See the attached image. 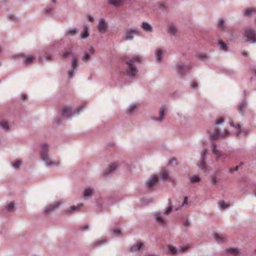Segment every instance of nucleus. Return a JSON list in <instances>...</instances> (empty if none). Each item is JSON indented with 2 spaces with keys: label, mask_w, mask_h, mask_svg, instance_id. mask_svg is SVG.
<instances>
[{
  "label": "nucleus",
  "mask_w": 256,
  "mask_h": 256,
  "mask_svg": "<svg viewBox=\"0 0 256 256\" xmlns=\"http://www.w3.org/2000/svg\"><path fill=\"white\" fill-rule=\"evenodd\" d=\"M48 152V146L44 144L42 146L41 158L48 166H54L58 164L59 162L57 161H52L48 158L47 152Z\"/></svg>",
  "instance_id": "nucleus-1"
},
{
  "label": "nucleus",
  "mask_w": 256,
  "mask_h": 256,
  "mask_svg": "<svg viewBox=\"0 0 256 256\" xmlns=\"http://www.w3.org/2000/svg\"><path fill=\"white\" fill-rule=\"evenodd\" d=\"M140 62V57L138 56H135L132 60L126 61V64L128 66V74L130 76H133L137 72L136 68L134 66V62Z\"/></svg>",
  "instance_id": "nucleus-2"
},
{
  "label": "nucleus",
  "mask_w": 256,
  "mask_h": 256,
  "mask_svg": "<svg viewBox=\"0 0 256 256\" xmlns=\"http://www.w3.org/2000/svg\"><path fill=\"white\" fill-rule=\"evenodd\" d=\"M244 36L247 38V42H250L252 43L256 42V33L254 30L250 28L246 30Z\"/></svg>",
  "instance_id": "nucleus-3"
},
{
  "label": "nucleus",
  "mask_w": 256,
  "mask_h": 256,
  "mask_svg": "<svg viewBox=\"0 0 256 256\" xmlns=\"http://www.w3.org/2000/svg\"><path fill=\"white\" fill-rule=\"evenodd\" d=\"M229 123L231 126L235 128L236 130H238L237 132V136H239L242 134H244V136H246L248 134V132L246 130H242L240 129V126L239 124H234L233 122L231 120H230Z\"/></svg>",
  "instance_id": "nucleus-4"
},
{
  "label": "nucleus",
  "mask_w": 256,
  "mask_h": 256,
  "mask_svg": "<svg viewBox=\"0 0 256 256\" xmlns=\"http://www.w3.org/2000/svg\"><path fill=\"white\" fill-rule=\"evenodd\" d=\"M138 34V32L136 29H130L126 31L124 40H132L134 38V36Z\"/></svg>",
  "instance_id": "nucleus-5"
},
{
  "label": "nucleus",
  "mask_w": 256,
  "mask_h": 256,
  "mask_svg": "<svg viewBox=\"0 0 256 256\" xmlns=\"http://www.w3.org/2000/svg\"><path fill=\"white\" fill-rule=\"evenodd\" d=\"M229 134H230V132L227 130H224V136L223 135V134L220 135V132H219L218 129L215 128L214 130V134H210V138H211L212 140H216V139L220 137L223 138V137L227 136Z\"/></svg>",
  "instance_id": "nucleus-6"
},
{
  "label": "nucleus",
  "mask_w": 256,
  "mask_h": 256,
  "mask_svg": "<svg viewBox=\"0 0 256 256\" xmlns=\"http://www.w3.org/2000/svg\"><path fill=\"white\" fill-rule=\"evenodd\" d=\"M98 28L100 32L104 33L107 29V24L105 20L101 18L98 22Z\"/></svg>",
  "instance_id": "nucleus-7"
},
{
  "label": "nucleus",
  "mask_w": 256,
  "mask_h": 256,
  "mask_svg": "<svg viewBox=\"0 0 256 256\" xmlns=\"http://www.w3.org/2000/svg\"><path fill=\"white\" fill-rule=\"evenodd\" d=\"M190 67L188 66H186L183 64H178L177 65V71L178 73L180 74H183L186 72L188 70H189Z\"/></svg>",
  "instance_id": "nucleus-8"
},
{
  "label": "nucleus",
  "mask_w": 256,
  "mask_h": 256,
  "mask_svg": "<svg viewBox=\"0 0 256 256\" xmlns=\"http://www.w3.org/2000/svg\"><path fill=\"white\" fill-rule=\"evenodd\" d=\"M216 144H212V152L216 155L218 160L224 162V160L225 158L224 156L220 154V152L216 149Z\"/></svg>",
  "instance_id": "nucleus-9"
},
{
  "label": "nucleus",
  "mask_w": 256,
  "mask_h": 256,
  "mask_svg": "<svg viewBox=\"0 0 256 256\" xmlns=\"http://www.w3.org/2000/svg\"><path fill=\"white\" fill-rule=\"evenodd\" d=\"M158 182V178L156 176H152L147 182V186L149 188H152Z\"/></svg>",
  "instance_id": "nucleus-10"
},
{
  "label": "nucleus",
  "mask_w": 256,
  "mask_h": 256,
  "mask_svg": "<svg viewBox=\"0 0 256 256\" xmlns=\"http://www.w3.org/2000/svg\"><path fill=\"white\" fill-rule=\"evenodd\" d=\"M60 202H58L56 203L50 204L48 206L46 207L44 210V212L46 213H48L50 212L53 211L55 208H58V206L60 204Z\"/></svg>",
  "instance_id": "nucleus-11"
},
{
  "label": "nucleus",
  "mask_w": 256,
  "mask_h": 256,
  "mask_svg": "<svg viewBox=\"0 0 256 256\" xmlns=\"http://www.w3.org/2000/svg\"><path fill=\"white\" fill-rule=\"evenodd\" d=\"M72 114L71 108L69 106H64L62 110V114L64 116L68 118Z\"/></svg>",
  "instance_id": "nucleus-12"
},
{
  "label": "nucleus",
  "mask_w": 256,
  "mask_h": 256,
  "mask_svg": "<svg viewBox=\"0 0 256 256\" xmlns=\"http://www.w3.org/2000/svg\"><path fill=\"white\" fill-rule=\"evenodd\" d=\"M214 236L216 240L218 243L224 242L226 240V238L222 235L216 234Z\"/></svg>",
  "instance_id": "nucleus-13"
},
{
  "label": "nucleus",
  "mask_w": 256,
  "mask_h": 256,
  "mask_svg": "<svg viewBox=\"0 0 256 256\" xmlns=\"http://www.w3.org/2000/svg\"><path fill=\"white\" fill-rule=\"evenodd\" d=\"M118 167V164L116 163L112 164L109 166V167L104 172L105 175H107L110 173Z\"/></svg>",
  "instance_id": "nucleus-14"
},
{
  "label": "nucleus",
  "mask_w": 256,
  "mask_h": 256,
  "mask_svg": "<svg viewBox=\"0 0 256 256\" xmlns=\"http://www.w3.org/2000/svg\"><path fill=\"white\" fill-rule=\"evenodd\" d=\"M154 216L156 218V220L159 224H165V220L162 217V216L160 215V214L156 213L154 214Z\"/></svg>",
  "instance_id": "nucleus-15"
},
{
  "label": "nucleus",
  "mask_w": 256,
  "mask_h": 256,
  "mask_svg": "<svg viewBox=\"0 0 256 256\" xmlns=\"http://www.w3.org/2000/svg\"><path fill=\"white\" fill-rule=\"evenodd\" d=\"M142 27L144 30L146 32H150L152 30V26L148 24V22H143L142 23Z\"/></svg>",
  "instance_id": "nucleus-16"
},
{
  "label": "nucleus",
  "mask_w": 256,
  "mask_h": 256,
  "mask_svg": "<svg viewBox=\"0 0 256 256\" xmlns=\"http://www.w3.org/2000/svg\"><path fill=\"white\" fill-rule=\"evenodd\" d=\"M206 150H204L201 154V157H202V162L200 164V167L201 169L204 170L205 168V162H204V156L206 154Z\"/></svg>",
  "instance_id": "nucleus-17"
},
{
  "label": "nucleus",
  "mask_w": 256,
  "mask_h": 256,
  "mask_svg": "<svg viewBox=\"0 0 256 256\" xmlns=\"http://www.w3.org/2000/svg\"><path fill=\"white\" fill-rule=\"evenodd\" d=\"M166 108L165 106H162L160 108V117L157 118L156 120H158V121H162V120L163 119V118L164 116V112H165V111L166 110Z\"/></svg>",
  "instance_id": "nucleus-18"
},
{
  "label": "nucleus",
  "mask_w": 256,
  "mask_h": 256,
  "mask_svg": "<svg viewBox=\"0 0 256 256\" xmlns=\"http://www.w3.org/2000/svg\"><path fill=\"white\" fill-rule=\"evenodd\" d=\"M142 243L141 242H138L135 245L130 248V251L134 252L140 250L142 248Z\"/></svg>",
  "instance_id": "nucleus-19"
},
{
  "label": "nucleus",
  "mask_w": 256,
  "mask_h": 256,
  "mask_svg": "<svg viewBox=\"0 0 256 256\" xmlns=\"http://www.w3.org/2000/svg\"><path fill=\"white\" fill-rule=\"evenodd\" d=\"M226 252L234 256H236L240 254L239 250L237 248H229L227 250Z\"/></svg>",
  "instance_id": "nucleus-20"
},
{
  "label": "nucleus",
  "mask_w": 256,
  "mask_h": 256,
  "mask_svg": "<svg viewBox=\"0 0 256 256\" xmlns=\"http://www.w3.org/2000/svg\"><path fill=\"white\" fill-rule=\"evenodd\" d=\"M254 12H256V8H250L246 10L244 14L245 16H249Z\"/></svg>",
  "instance_id": "nucleus-21"
},
{
  "label": "nucleus",
  "mask_w": 256,
  "mask_h": 256,
  "mask_svg": "<svg viewBox=\"0 0 256 256\" xmlns=\"http://www.w3.org/2000/svg\"><path fill=\"white\" fill-rule=\"evenodd\" d=\"M124 0H109L110 4L114 6H118L124 2Z\"/></svg>",
  "instance_id": "nucleus-22"
},
{
  "label": "nucleus",
  "mask_w": 256,
  "mask_h": 256,
  "mask_svg": "<svg viewBox=\"0 0 256 256\" xmlns=\"http://www.w3.org/2000/svg\"><path fill=\"white\" fill-rule=\"evenodd\" d=\"M176 27L173 24H170L168 26V32L174 34H176Z\"/></svg>",
  "instance_id": "nucleus-23"
},
{
  "label": "nucleus",
  "mask_w": 256,
  "mask_h": 256,
  "mask_svg": "<svg viewBox=\"0 0 256 256\" xmlns=\"http://www.w3.org/2000/svg\"><path fill=\"white\" fill-rule=\"evenodd\" d=\"M88 26H85L84 29V32L81 35L82 38H86L88 36Z\"/></svg>",
  "instance_id": "nucleus-24"
},
{
  "label": "nucleus",
  "mask_w": 256,
  "mask_h": 256,
  "mask_svg": "<svg viewBox=\"0 0 256 256\" xmlns=\"http://www.w3.org/2000/svg\"><path fill=\"white\" fill-rule=\"evenodd\" d=\"M72 54V50L71 48L66 50L62 54V57L64 58H66L69 56H71Z\"/></svg>",
  "instance_id": "nucleus-25"
},
{
  "label": "nucleus",
  "mask_w": 256,
  "mask_h": 256,
  "mask_svg": "<svg viewBox=\"0 0 256 256\" xmlns=\"http://www.w3.org/2000/svg\"><path fill=\"white\" fill-rule=\"evenodd\" d=\"M92 190L91 188H87L85 190L84 192V196H91L92 194Z\"/></svg>",
  "instance_id": "nucleus-26"
},
{
  "label": "nucleus",
  "mask_w": 256,
  "mask_h": 256,
  "mask_svg": "<svg viewBox=\"0 0 256 256\" xmlns=\"http://www.w3.org/2000/svg\"><path fill=\"white\" fill-rule=\"evenodd\" d=\"M229 204H226L224 200H221L218 202V206L222 208H226L229 206Z\"/></svg>",
  "instance_id": "nucleus-27"
},
{
  "label": "nucleus",
  "mask_w": 256,
  "mask_h": 256,
  "mask_svg": "<svg viewBox=\"0 0 256 256\" xmlns=\"http://www.w3.org/2000/svg\"><path fill=\"white\" fill-rule=\"evenodd\" d=\"M162 55V51L160 49H158L156 52V58L158 62H160L161 60V56Z\"/></svg>",
  "instance_id": "nucleus-28"
},
{
  "label": "nucleus",
  "mask_w": 256,
  "mask_h": 256,
  "mask_svg": "<svg viewBox=\"0 0 256 256\" xmlns=\"http://www.w3.org/2000/svg\"><path fill=\"white\" fill-rule=\"evenodd\" d=\"M246 103L242 102L238 106V110L240 112L243 113L244 108L246 107Z\"/></svg>",
  "instance_id": "nucleus-29"
},
{
  "label": "nucleus",
  "mask_w": 256,
  "mask_h": 256,
  "mask_svg": "<svg viewBox=\"0 0 256 256\" xmlns=\"http://www.w3.org/2000/svg\"><path fill=\"white\" fill-rule=\"evenodd\" d=\"M34 58L33 56H28L26 58L24 63L26 64H30L32 63Z\"/></svg>",
  "instance_id": "nucleus-30"
},
{
  "label": "nucleus",
  "mask_w": 256,
  "mask_h": 256,
  "mask_svg": "<svg viewBox=\"0 0 256 256\" xmlns=\"http://www.w3.org/2000/svg\"><path fill=\"white\" fill-rule=\"evenodd\" d=\"M0 126L4 129L6 130L8 128V124L6 121L2 120L0 122Z\"/></svg>",
  "instance_id": "nucleus-31"
},
{
  "label": "nucleus",
  "mask_w": 256,
  "mask_h": 256,
  "mask_svg": "<svg viewBox=\"0 0 256 256\" xmlns=\"http://www.w3.org/2000/svg\"><path fill=\"white\" fill-rule=\"evenodd\" d=\"M168 251H169V253L170 254H174L176 252L177 250L176 248L172 246H168Z\"/></svg>",
  "instance_id": "nucleus-32"
},
{
  "label": "nucleus",
  "mask_w": 256,
  "mask_h": 256,
  "mask_svg": "<svg viewBox=\"0 0 256 256\" xmlns=\"http://www.w3.org/2000/svg\"><path fill=\"white\" fill-rule=\"evenodd\" d=\"M218 44H219L220 48L222 50H226L227 46L225 43L223 42L222 41H219Z\"/></svg>",
  "instance_id": "nucleus-33"
},
{
  "label": "nucleus",
  "mask_w": 256,
  "mask_h": 256,
  "mask_svg": "<svg viewBox=\"0 0 256 256\" xmlns=\"http://www.w3.org/2000/svg\"><path fill=\"white\" fill-rule=\"evenodd\" d=\"M162 176L164 180H167L168 178V174L166 170H163L162 172Z\"/></svg>",
  "instance_id": "nucleus-34"
},
{
  "label": "nucleus",
  "mask_w": 256,
  "mask_h": 256,
  "mask_svg": "<svg viewBox=\"0 0 256 256\" xmlns=\"http://www.w3.org/2000/svg\"><path fill=\"white\" fill-rule=\"evenodd\" d=\"M200 180V178L197 176H194L190 178V182H197Z\"/></svg>",
  "instance_id": "nucleus-35"
},
{
  "label": "nucleus",
  "mask_w": 256,
  "mask_h": 256,
  "mask_svg": "<svg viewBox=\"0 0 256 256\" xmlns=\"http://www.w3.org/2000/svg\"><path fill=\"white\" fill-rule=\"evenodd\" d=\"M14 208V203L13 202H10L8 205L6 207V209L8 211H12Z\"/></svg>",
  "instance_id": "nucleus-36"
},
{
  "label": "nucleus",
  "mask_w": 256,
  "mask_h": 256,
  "mask_svg": "<svg viewBox=\"0 0 256 256\" xmlns=\"http://www.w3.org/2000/svg\"><path fill=\"white\" fill-rule=\"evenodd\" d=\"M78 66L77 60L76 58H74L72 61V68L74 70Z\"/></svg>",
  "instance_id": "nucleus-37"
},
{
  "label": "nucleus",
  "mask_w": 256,
  "mask_h": 256,
  "mask_svg": "<svg viewBox=\"0 0 256 256\" xmlns=\"http://www.w3.org/2000/svg\"><path fill=\"white\" fill-rule=\"evenodd\" d=\"M218 26L222 30H224V20L222 19L219 20L218 22Z\"/></svg>",
  "instance_id": "nucleus-38"
},
{
  "label": "nucleus",
  "mask_w": 256,
  "mask_h": 256,
  "mask_svg": "<svg viewBox=\"0 0 256 256\" xmlns=\"http://www.w3.org/2000/svg\"><path fill=\"white\" fill-rule=\"evenodd\" d=\"M22 164L21 160H16L13 164V166L14 168H18Z\"/></svg>",
  "instance_id": "nucleus-39"
},
{
  "label": "nucleus",
  "mask_w": 256,
  "mask_h": 256,
  "mask_svg": "<svg viewBox=\"0 0 256 256\" xmlns=\"http://www.w3.org/2000/svg\"><path fill=\"white\" fill-rule=\"evenodd\" d=\"M172 210V204H171V202L170 201V202H169V206H168V208L166 209V214H169Z\"/></svg>",
  "instance_id": "nucleus-40"
},
{
  "label": "nucleus",
  "mask_w": 256,
  "mask_h": 256,
  "mask_svg": "<svg viewBox=\"0 0 256 256\" xmlns=\"http://www.w3.org/2000/svg\"><path fill=\"white\" fill-rule=\"evenodd\" d=\"M90 57V54L88 52H86L84 56L82 58V60L84 61H87Z\"/></svg>",
  "instance_id": "nucleus-41"
},
{
  "label": "nucleus",
  "mask_w": 256,
  "mask_h": 256,
  "mask_svg": "<svg viewBox=\"0 0 256 256\" xmlns=\"http://www.w3.org/2000/svg\"><path fill=\"white\" fill-rule=\"evenodd\" d=\"M82 206V204L78 205L76 206H72L70 207V210L72 211H74V210H76L77 209L79 208L80 207H81Z\"/></svg>",
  "instance_id": "nucleus-42"
},
{
  "label": "nucleus",
  "mask_w": 256,
  "mask_h": 256,
  "mask_svg": "<svg viewBox=\"0 0 256 256\" xmlns=\"http://www.w3.org/2000/svg\"><path fill=\"white\" fill-rule=\"evenodd\" d=\"M68 34H70L72 36H74V34H76V29H72V30H70L68 32Z\"/></svg>",
  "instance_id": "nucleus-43"
},
{
  "label": "nucleus",
  "mask_w": 256,
  "mask_h": 256,
  "mask_svg": "<svg viewBox=\"0 0 256 256\" xmlns=\"http://www.w3.org/2000/svg\"><path fill=\"white\" fill-rule=\"evenodd\" d=\"M136 106L135 105H132L130 106V108L128 109V112L129 113L132 112L134 110L136 109Z\"/></svg>",
  "instance_id": "nucleus-44"
},
{
  "label": "nucleus",
  "mask_w": 256,
  "mask_h": 256,
  "mask_svg": "<svg viewBox=\"0 0 256 256\" xmlns=\"http://www.w3.org/2000/svg\"><path fill=\"white\" fill-rule=\"evenodd\" d=\"M217 182V179H216V176H212V183L213 184H216Z\"/></svg>",
  "instance_id": "nucleus-45"
},
{
  "label": "nucleus",
  "mask_w": 256,
  "mask_h": 256,
  "mask_svg": "<svg viewBox=\"0 0 256 256\" xmlns=\"http://www.w3.org/2000/svg\"><path fill=\"white\" fill-rule=\"evenodd\" d=\"M191 86L192 88H196L198 86V84L196 82L194 81L191 84Z\"/></svg>",
  "instance_id": "nucleus-46"
},
{
  "label": "nucleus",
  "mask_w": 256,
  "mask_h": 256,
  "mask_svg": "<svg viewBox=\"0 0 256 256\" xmlns=\"http://www.w3.org/2000/svg\"><path fill=\"white\" fill-rule=\"evenodd\" d=\"M170 164L172 165L176 164L177 162L175 158H172L170 160Z\"/></svg>",
  "instance_id": "nucleus-47"
},
{
  "label": "nucleus",
  "mask_w": 256,
  "mask_h": 256,
  "mask_svg": "<svg viewBox=\"0 0 256 256\" xmlns=\"http://www.w3.org/2000/svg\"><path fill=\"white\" fill-rule=\"evenodd\" d=\"M188 249V246H186L182 247L179 250L182 252H186Z\"/></svg>",
  "instance_id": "nucleus-48"
},
{
  "label": "nucleus",
  "mask_w": 256,
  "mask_h": 256,
  "mask_svg": "<svg viewBox=\"0 0 256 256\" xmlns=\"http://www.w3.org/2000/svg\"><path fill=\"white\" fill-rule=\"evenodd\" d=\"M88 50L90 54H92L94 52V49L91 46H89V48H88Z\"/></svg>",
  "instance_id": "nucleus-49"
},
{
  "label": "nucleus",
  "mask_w": 256,
  "mask_h": 256,
  "mask_svg": "<svg viewBox=\"0 0 256 256\" xmlns=\"http://www.w3.org/2000/svg\"><path fill=\"white\" fill-rule=\"evenodd\" d=\"M224 121V119L222 118H219L216 122V124H221Z\"/></svg>",
  "instance_id": "nucleus-50"
},
{
  "label": "nucleus",
  "mask_w": 256,
  "mask_h": 256,
  "mask_svg": "<svg viewBox=\"0 0 256 256\" xmlns=\"http://www.w3.org/2000/svg\"><path fill=\"white\" fill-rule=\"evenodd\" d=\"M238 169V166H236L234 168H230V172H232L234 171H236Z\"/></svg>",
  "instance_id": "nucleus-51"
},
{
  "label": "nucleus",
  "mask_w": 256,
  "mask_h": 256,
  "mask_svg": "<svg viewBox=\"0 0 256 256\" xmlns=\"http://www.w3.org/2000/svg\"><path fill=\"white\" fill-rule=\"evenodd\" d=\"M198 57L204 60L206 58V56L205 54H202L198 56Z\"/></svg>",
  "instance_id": "nucleus-52"
},
{
  "label": "nucleus",
  "mask_w": 256,
  "mask_h": 256,
  "mask_svg": "<svg viewBox=\"0 0 256 256\" xmlns=\"http://www.w3.org/2000/svg\"><path fill=\"white\" fill-rule=\"evenodd\" d=\"M114 232L116 235H118L120 233V230L118 229H116L114 230Z\"/></svg>",
  "instance_id": "nucleus-53"
},
{
  "label": "nucleus",
  "mask_w": 256,
  "mask_h": 256,
  "mask_svg": "<svg viewBox=\"0 0 256 256\" xmlns=\"http://www.w3.org/2000/svg\"><path fill=\"white\" fill-rule=\"evenodd\" d=\"M187 204H188V198H187V197H185L184 198V201L182 203V206H184V205H186Z\"/></svg>",
  "instance_id": "nucleus-54"
},
{
  "label": "nucleus",
  "mask_w": 256,
  "mask_h": 256,
  "mask_svg": "<svg viewBox=\"0 0 256 256\" xmlns=\"http://www.w3.org/2000/svg\"><path fill=\"white\" fill-rule=\"evenodd\" d=\"M74 70H72L68 72V75L70 78H72L74 75Z\"/></svg>",
  "instance_id": "nucleus-55"
},
{
  "label": "nucleus",
  "mask_w": 256,
  "mask_h": 256,
  "mask_svg": "<svg viewBox=\"0 0 256 256\" xmlns=\"http://www.w3.org/2000/svg\"><path fill=\"white\" fill-rule=\"evenodd\" d=\"M9 18H10V20H15L16 19V17L14 15L10 16H9Z\"/></svg>",
  "instance_id": "nucleus-56"
},
{
  "label": "nucleus",
  "mask_w": 256,
  "mask_h": 256,
  "mask_svg": "<svg viewBox=\"0 0 256 256\" xmlns=\"http://www.w3.org/2000/svg\"><path fill=\"white\" fill-rule=\"evenodd\" d=\"M26 97H27V96L26 94H22L21 98L22 100H24L26 99Z\"/></svg>",
  "instance_id": "nucleus-57"
},
{
  "label": "nucleus",
  "mask_w": 256,
  "mask_h": 256,
  "mask_svg": "<svg viewBox=\"0 0 256 256\" xmlns=\"http://www.w3.org/2000/svg\"><path fill=\"white\" fill-rule=\"evenodd\" d=\"M88 20L90 22H93V20H94L93 18L90 16H88Z\"/></svg>",
  "instance_id": "nucleus-58"
},
{
  "label": "nucleus",
  "mask_w": 256,
  "mask_h": 256,
  "mask_svg": "<svg viewBox=\"0 0 256 256\" xmlns=\"http://www.w3.org/2000/svg\"><path fill=\"white\" fill-rule=\"evenodd\" d=\"M188 224H189V223H188V221H186L184 223V225L186 226H188Z\"/></svg>",
  "instance_id": "nucleus-59"
},
{
  "label": "nucleus",
  "mask_w": 256,
  "mask_h": 256,
  "mask_svg": "<svg viewBox=\"0 0 256 256\" xmlns=\"http://www.w3.org/2000/svg\"><path fill=\"white\" fill-rule=\"evenodd\" d=\"M88 228V226L87 225H86L84 228H83V230H87Z\"/></svg>",
  "instance_id": "nucleus-60"
},
{
  "label": "nucleus",
  "mask_w": 256,
  "mask_h": 256,
  "mask_svg": "<svg viewBox=\"0 0 256 256\" xmlns=\"http://www.w3.org/2000/svg\"><path fill=\"white\" fill-rule=\"evenodd\" d=\"M46 58H47L48 60H50V58H49L48 56H46Z\"/></svg>",
  "instance_id": "nucleus-61"
},
{
  "label": "nucleus",
  "mask_w": 256,
  "mask_h": 256,
  "mask_svg": "<svg viewBox=\"0 0 256 256\" xmlns=\"http://www.w3.org/2000/svg\"><path fill=\"white\" fill-rule=\"evenodd\" d=\"M52 2H55V0H52Z\"/></svg>",
  "instance_id": "nucleus-62"
}]
</instances>
